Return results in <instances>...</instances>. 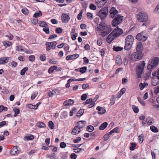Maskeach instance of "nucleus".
<instances>
[{
  "instance_id": "obj_1",
  "label": "nucleus",
  "mask_w": 159,
  "mask_h": 159,
  "mask_svg": "<svg viewBox=\"0 0 159 159\" xmlns=\"http://www.w3.org/2000/svg\"><path fill=\"white\" fill-rule=\"evenodd\" d=\"M98 31H102L100 34L102 36H105L109 33L112 30L110 25H107L103 22L102 21L98 27Z\"/></svg>"
},
{
  "instance_id": "obj_2",
  "label": "nucleus",
  "mask_w": 159,
  "mask_h": 159,
  "mask_svg": "<svg viewBox=\"0 0 159 159\" xmlns=\"http://www.w3.org/2000/svg\"><path fill=\"white\" fill-rule=\"evenodd\" d=\"M86 124V122L84 120H81L77 123L78 125L75 126L72 130L71 133L73 135H76L80 132V129L84 127Z\"/></svg>"
},
{
  "instance_id": "obj_3",
  "label": "nucleus",
  "mask_w": 159,
  "mask_h": 159,
  "mask_svg": "<svg viewBox=\"0 0 159 159\" xmlns=\"http://www.w3.org/2000/svg\"><path fill=\"white\" fill-rule=\"evenodd\" d=\"M138 20L142 22H145L148 21V14L144 11L139 12L137 15Z\"/></svg>"
},
{
  "instance_id": "obj_4",
  "label": "nucleus",
  "mask_w": 159,
  "mask_h": 159,
  "mask_svg": "<svg viewBox=\"0 0 159 159\" xmlns=\"http://www.w3.org/2000/svg\"><path fill=\"white\" fill-rule=\"evenodd\" d=\"M145 63L144 61H143L139 64L136 67V73L137 78H139L141 77L142 74L143 72V69L145 66Z\"/></svg>"
},
{
  "instance_id": "obj_5",
  "label": "nucleus",
  "mask_w": 159,
  "mask_h": 159,
  "mask_svg": "<svg viewBox=\"0 0 159 159\" xmlns=\"http://www.w3.org/2000/svg\"><path fill=\"white\" fill-rule=\"evenodd\" d=\"M159 62V58L157 57H154L151 61L149 62L147 66L148 70L152 71L153 69L156 67Z\"/></svg>"
},
{
  "instance_id": "obj_6",
  "label": "nucleus",
  "mask_w": 159,
  "mask_h": 159,
  "mask_svg": "<svg viewBox=\"0 0 159 159\" xmlns=\"http://www.w3.org/2000/svg\"><path fill=\"white\" fill-rule=\"evenodd\" d=\"M108 7H105L99 10L97 15L100 17L101 20H104L108 15Z\"/></svg>"
},
{
  "instance_id": "obj_7",
  "label": "nucleus",
  "mask_w": 159,
  "mask_h": 159,
  "mask_svg": "<svg viewBox=\"0 0 159 159\" xmlns=\"http://www.w3.org/2000/svg\"><path fill=\"white\" fill-rule=\"evenodd\" d=\"M143 53L142 52H137L133 53L131 55V59L134 61H139L143 57Z\"/></svg>"
},
{
  "instance_id": "obj_8",
  "label": "nucleus",
  "mask_w": 159,
  "mask_h": 159,
  "mask_svg": "<svg viewBox=\"0 0 159 159\" xmlns=\"http://www.w3.org/2000/svg\"><path fill=\"white\" fill-rule=\"evenodd\" d=\"M123 20V16L120 15H117L112 22V25L114 27H116L120 24Z\"/></svg>"
},
{
  "instance_id": "obj_9",
  "label": "nucleus",
  "mask_w": 159,
  "mask_h": 159,
  "mask_svg": "<svg viewBox=\"0 0 159 159\" xmlns=\"http://www.w3.org/2000/svg\"><path fill=\"white\" fill-rule=\"evenodd\" d=\"M136 39L139 41H145L147 39L148 36L143 31L137 34Z\"/></svg>"
},
{
  "instance_id": "obj_10",
  "label": "nucleus",
  "mask_w": 159,
  "mask_h": 159,
  "mask_svg": "<svg viewBox=\"0 0 159 159\" xmlns=\"http://www.w3.org/2000/svg\"><path fill=\"white\" fill-rule=\"evenodd\" d=\"M57 42L56 41L51 42H46L45 45L47 47V50L49 51L51 49H55L56 48V46L57 45Z\"/></svg>"
},
{
  "instance_id": "obj_11",
  "label": "nucleus",
  "mask_w": 159,
  "mask_h": 159,
  "mask_svg": "<svg viewBox=\"0 0 159 159\" xmlns=\"http://www.w3.org/2000/svg\"><path fill=\"white\" fill-rule=\"evenodd\" d=\"M114 31V32L113 34L114 37H118L120 36L123 33V30L119 28L118 26L115 29H114L112 31Z\"/></svg>"
},
{
  "instance_id": "obj_12",
  "label": "nucleus",
  "mask_w": 159,
  "mask_h": 159,
  "mask_svg": "<svg viewBox=\"0 0 159 159\" xmlns=\"http://www.w3.org/2000/svg\"><path fill=\"white\" fill-rule=\"evenodd\" d=\"M70 19L69 15L65 13H63L61 15L62 22L63 23H67Z\"/></svg>"
},
{
  "instance_id": "obj_13",
  "label": "nucleus",
  "mask_w": 159,
  "mask_h": 159,
  "mask_svg": "<svg viewBox=\"0 0 159 159\" xmlns=\"http://www.w3.org/2000/svg\"><path fill=\"white\" fill-rule=\"evenodd\" d=\"M109 13L110 14L111 17L113 18L115 17V16L118 14V11L115 8L112 7L110 10Z\"/></svg>"
},
{
  "instance_id": "obj_14",
  "label": "nucleus",
  "mask_w": 159,
  "mask_h": 159,
  "mask_svg": "<svg viewBox=\"0 0 159 159\" xmlns=\"http://www.w3.org/2000/svg\"><path fill=\"white\" fill-rule=\"evenodd\" d=\"M114 32V31H112L111 34L108 36L107 38L106 39L107 41L109 43H111L115 37L113 34Z\"/></svg>"
},
{
  "instance_id": "obj_15",
  "label": "nucleus",
  "mask_w": 159,
  "mask_h": 159,
  "mask_svg": "<svg viewBox=\"0 0 159 159\" xmlns=\"http://www.w3.org/2000/svg\"><path fill=\"white\" fill-rule=\"evenodd\" d=\"M96 109L98 111V114H103L106 112V110L104 107H103L100 106H98L96 108Z\"/></svg>"
},
{
  "instance_id": "obj_16",
  "label": "nucleus",
  "mask_w": 159,
  "mask_h": 159,
  "mask_svg": "<svg viewBox=\"0 0 159 159\" xmlns=\"http://www.w3.org/2000/svg\"><path fill=\"white\" fill-rule=\"evenodd\" d=\"M10 57H3L0 58V64H3L8 62Z\"/></svg>"
},
{
  "instance_id": "obj_17",
  "label": "nucleus",
  "mask_w": 159,
  "mask_h": 159,
  "mask_svg": "<svg viewBox=\"0 0 159 159\" xmlns=\"http://www.w3.org/2000/svg\"><path fill=\"white\" fill-rule=\"evenodd\" d=\"M74 103V101L72 99H69L64 102L63 104L65 106H68L73 105Z\"/></svg>"
},
{
  "instance_id": "obj_18",
  "label": "nucleus",
  "mask_w": 159,
  "mask_h": 159,
  "mask_svg": "<svg viewBox=\"0 0 159 159\" xmlns=\"http://www.w3.org/2000/svg\"><path fill=\"white\" fill-rule=\"evenodd\" d=\"M125 41L127 43H133L134 41V38L132 35H128L126 38Z\"/></svg>"
},
{
  "instance_id": "obj_19",
  "label": "nucleus",
  "mask_w": 159,
  "mask_h": 159,
  "mask_svg": "<svg viewBox=\"0 0 159 159\" xmlns=\"http://www.w3.org/2000/svg\"><path fill=\"white\" fill-rule=\"evenodd\" d=\"M143 48L142 43L139 42L138 43L136 47V51L137 52H142Z\"/></svg>"
},
{
  "instance_id": "obj_20",
  "label": "nucleus",
  "mask_w": 159,
  "mask_h": 159,
  "mask_svg": "<svg viewBox=\"0 0 159 159\" xmlns=\"http://www.w3.org/2000/svg\"><path fill=\"white\" fill-rule=\"evenodd\" d=\"M133 43H127L125 41V44L124 47V49L126 50H129L131 48Z\"/></svg>"
},
{
  "instance_id": "obj_21",
  "label": "nucleus",
  "mask_w": 159,
  "mask_h": 159,
  "mask_svg": "<svg viewBox=\"0 0 159 159\" xmlns=\"http://www.w3.org/2000/svg\"><path fill=\"white\" fill-rule=\"evenodd\" d=\"M116 63L117 65H121L122 64V61L120 56H117L116 58Z\"/></svg>"
},
{
  "instance_id": "obj_22",
  "label": "nucleus",
  "mask_w": 159,
  "mask_h": 159,
  "mask_svg": "<svg viewBox=\"0 0 159 159\" xmlns=\"http://www.w3.org/2000/svg\"><path fill=\"white\" fill-rule=\"evenodd\" d=\"M58 90L57 89H54L52 92L50 91L48 93V95L50 97H52L53 95H55L57 92Z\"/></svg>"
},
{
  "instance_id": "obj_23",
  "label": "nucleus",
  "mask_w": 159,
  "mask_h": 159,
  "mask_svg": "<svg viewBox=\"0 0 159 159\" xmlns=\"http://www.w3.org/2000/svg\"><path fill=\"white\" fill-rule=\"evenodd\" d=\"M108 123L107 122H105L102 124L99 127V129L100 130H104L107 126Z\"/></svg>"
},
{
  "instance_id": "obj_24",
  "label": "nucleus",
  "mask_w": 159,
  "mask_h": 159,
  "mask_svg": "<svg viewBox=\"0 0 159 159\" xmlns=\"http://www.w3.org/2000/svg\"><path fill=\"white\" fill-rule=\"evenodd\" d=\"M57 67L56 66H51L49 69L48 72L50 74L52 73L54 70L57 69Z\"/></svg>"
},
{
  "instance_id": "obj_25",
  "label": "nucleus",
  "mask_w": 159,
  "mask_h": 159,
  "mask_svg": "<svg viewBox=\"0 0 159 159\" xmlns=\"http://www.w3.org/2000/svg\"><path fill=\"white\" fill-rule=\"evenodd\" d=\"M123 49V48L119 46L116 47L115 46H114L113 48V51L116 52L120 51L122 50Z\"/></svg>"
},
{
  "instance_id": "obj_26",
  "label": "nucleus",
  "mask_w": 159,
  "mask_h": 159,
  "mask_svg": "<svg viewBox=\"0 0 159 159\" xmlns=\"http://www.w3.org/2000/svg\"><path fill=\"white\" fill-rule=\"evenodd\" d=\"M126 90V89L125 88L122 89L118 93V97L120 98L123 94L124 93Z\"/></svg>"
},
{
  "instance_id": "obj_27",
  "label": "nucleus",
  "mask_w": 159,
  "mask_h": 159,
  "mask_svg": "<svg viewBox=\"0 0 159 159\" xmlns=\"http://www.w3.org/2000/svg\"><path fill=\"white\" fill-rule=\"evenodd\" d=\"M111 135L110 132L105 134L103 136V139L105 141L107 140Z\"/></svg>"
},
{
  "instance_id": "obj_28",
  "label": "nucleus",
  "mask_w": 159,
  "mask_h": 159,
  "mask_svg": "<svg viewBox=\"0 0 159 159\" xmlns=\"http://www.w3.org/2000/svg\"><path fill=\"white\" fill-rule=\"evenodd\" d=\"M3 43L4 46L6 47H10L11 46L12 43L11 42L8 41H5L3 42Z\"/></svg>"
},
{
  "instance_id": "obj_29",
  "label": "nucleus",
  "mask_w": 159,
  "mask_h": 159,
  "mask_svg": "<svg viewBox=\"0 0 159 159\" xmlns=\"http://www.w3.org/2000/svg\"><path fill=\"white\" fill-rule=\"evenodd\" d=\"M148 85V84L147 83H144L143 84L141 83L139 84L140 89L141 90H143L145 87Z\"/></svg>"
},
{
  "instance_id": "obj_30",
  "label": "nucleus",
  "mask_w": 159,
  "mask_h": 159,
  "mask_svg": "<svg viewBox=\"0 0 159 159\" xmlns=\"http://www.w3.org/2000/svg\"><path fill=\"white\" fill-rule=\"evenodd\" d=\"M158 84L159 82L158 80L153 79L151 81V84L153 86H155Z\"/></svg>"
},
{
  "instance_id": "obj_31",
  "label": "nucleus",
  "mask_w": 159,
  "mask_h": 159,
  "mask_svg": "<svg viewBox=\"0 0 159 159\" xmlns=\"http://www.w3.org/2000/svg\"><path fill=\"white\" fill-rule=\"evenodd\" d=\"M110 134H111L114 133H119L120 132V129L118 127H116L113 129L110 132Z\"/></svg>"
},
{
  "instance_id": "obj_32",
  "label": "nucleus",
  "mask_w": 159,
  "mask_h": 159,
  "mask_svg": "<svg viewBox=\"0 0 159 159\" xmlns=\"http://www.w3.org/2000/svg\"><path fill=\"white\" fill-rule=\"evenodd\" d=\"M18 150L16 147H15L13 148L11 151V153L12 155H14L17 153Z\"/></svg>"
},
{
  "instance_id": "obj_33",
  "label": "nucleus",
  "mask_w": 159,
  "mask_h": 159,
  "mask_svg": "<svg viewBox=\"0 0 159 159\" xmlns=\"http://www.w3.org/2000/svg\"><path fill=\"white\" fill-rule=\"evenodd\" d=\"M151 130L153 132L157 133L158 132L157 128L154 126L152 125L150 127Z\"/></svg>"
},
{
  "instance_id": "obj_34",
  "label": "nucleus",
  "mask_w": 159,
  "mask_h": 159,
  "mask_svg": "<svg viewBox=\"0 0 159 159\" xmlns=\"http://www.w3.org/2000/svg\"><path fill=\"white\" fill-rule=\"evenodd\" d=\"M28 67H25L24 68L20 71V74L21 75H25V72L28 70Z\"/></svg>"
},
{
  "instance_id": "obj_35",
  "label": "nucleus",
  "mask_w": 159,
  "mask_h": 159,
  "mask_svg": "<svg viewBox=\"0 0 159 159\" xmlns=\"http://www.w3.org/2000/svg\"><path fill=\"white\" fill-rule=\"evenodd\" d=\"M84 109H80L76 114V116L77 117H79L83 115L84 113Z\"/></svg>"
},
{
  "instance_id": "obj_36",
  "label": "nucleus",
  "mask_w": 159,
  "mask_h": 159,
  "mask_svg": "<svg viewBox=\"0 0 159 159\" xmlns=\"http://www.w3.org/2000/svg\"><path fill=\"white\" fill-rule=\"evenodd\" d=\"M37 125L39 128H45L46 127L45 124L42 122L38 123Z\"/></svg>"
},
{
  "instance_id": "obj_37",
  "label": "nucleus",
  "mask_w": 159,
  "mask_h": 159,
  "mask_svg": "<svg viewBox=\"0 0 159 159\" xmlns=\"http://www.w3.org/2000/svg\"><path fill=\"white\" fill-rule=\"evenodd\" d=\"M42 14L41 11H39L38 12L35 13L33 15V17L35 18H37L38 17L42 16Z\"/></svg>"
},
{
  "instance_id": "obj_38",
  "label": "nucleus",
  "mask_w": 159,
  "mask_h": 159,
  "mask_svg": "<svg viewBox=\"0 0 159 159\" xmlns=\"http://www.w3.org/2000/svg\"><path fill=\"white\" fill-rule=\"evenodd\" d=\"M87 130L89 132H91L94 129V128L92 125H89L86 128Z\"/></svg>"
},
{
  "instance_id": "obj_39",
  "label": "nucleus",
  "mask_w": 159,
  "mask_h": 159,
  "mask_svg": "<svg viewBox=\"0 0 159 159\" xmlns=\"http://www.w3.org/2000/svg\"><path fill=\"white\" fill-rule=\"evenodd\" d=\"M96 3L99 8L102 7L105 4L103 3L101 1H99L98 2H97Z\"/></svg>"
},
{
  "instance_id": "obj_40",
  "label": "nucleus",
  "mask_w": 159,
  "mask_h": 159,
  "mask_svg": "<svg viewBox=\"0 0 159 159\" xmlns=\"http://www.w3.org/2000/svg\"><path fill=\"white\" fill-rule=\"evenodd\" d=\"M39 26L42 27H45L46 26H48L46 22L43 21H40L39 22Z\"/></svg>"
},
{
  "instance_id": "obj_41",
  "label": "nucleus",
  "mask_w": 159,
  "mask_h": 159,
  "mask_svg": "<svg viewBox=\"0 0 159 159\" xmlns=\"http://www.w3.org/2000/svg\"><path fill=\"white\" fill-rule=\"evenodd\" d=\"M13 111L15 112L14 115V116L16 117L17 115L20 113V110L18 109H17L15 107L13 110Z\"/></svg>"
},
{
  "instance_id": "obj_42",
  "label": "nucleus",
  "mask_w": 159,
  "mask_h": 159,
  "mask_svg": "<svg viewBox=\"0 0 159 159\" xmlns=\"http://www.w3.org/2000/svg\"><path fill=\"white\" fill-rule=\"evenodd\" d=\"M22 12L25 15H27L29 13L28 10L26 8L24 7L21 10Z\"/></svg>"
},
{
  "instance_id": "obj_43",
  "label": "nucleus",
  "mask_w": 159,
  "mask_h": 159,
  "mask_svg": "<svg viewBox=\"0 0 159 159\" xmlns=\"http://www.w3.org/2000/svg\"><path fill=\"white\" fill-rule=\"evenodd\" d=\"M87 67L86 66H84L80 68V69L79 71L80 72L83 74L85 73L87 70Z\"/></svg>"
},
{
  "instance_id": "obj_44",
  "label": "nucleus",
  "mask_w": 159,
  "mask_h": 159,
  "mask_svg": "<svg viewBox=\"0 0 159 159\" xmlns=\"http://www.w3.org/2000/svg\"><path fill=\"white\" fill-rule=\"evenodd\" d=\"M48 126L51 129H52L54 127V124L52 121H49L48 122Z\"/></svg>"
},
{
  "instance_id": "obj_45",
  "label": "nucleus",
  "mask_w": 159,
  "mask_h": 159,
  "mask_svg": "<svg viewBox=\"0 0 159 159\" xmlns=\"http://www.w3.org/2000/svg\"><path fill=\"white\" fill-rule=\"evenodd\" d=\"M144 139V136L142 134H141L138 137V140L139 142L142 143Z\"/></svg>"
},
{
  "instance_id": "obj_46",
  "label": "nucleus",
  "mask_w": 159,
  "mask_h": 159,
  "mask_svg": "<svg viewBox=\"0 0 159 159\" xmlns=\"http://www.w3.org/2000/svg\"><path fill=\"white\" fill-rule=\"evenodd\" d=\"M132 108L135 113H137L139 112V109L137 107L133 105L132 106Z\"/></svg>"
},
{
  "instance_id": "obj_47",
  "label": "nucleus",
  "mask_w": 159,
  "mask_h": 159,
  "mask_svg": "<svg viewBox=\"0 0 159 159\" xmlns=\"http://www.w3.org/2000/svg\"><path fill=\"white\" fill-rule=\"evenodd\" d=\"M74 152L76 153H79L84 151V149L79 148H78L77 149H74Z\"/></svg>"
},
{
  "instance_id": "obj_48",
  "label": "nucleus",
  "mask_w": 159,
  "mask_h": 159,
  "mask_svg": "<svg viewBox=\"0 0 159 159\" xmlns=\"http://www.w3.org/2000/svg\"><path fill=\"white\" fill-rule=\"evenodd\" d=\"M23 48V46H17L16 47V49L17 51H24V50Z\"/></svg>"
},
{
  "instance_id": "obj_49",
  "label": "nucleus",
  "mask_w": 159,
  "mask_h": 159,
  "mask_svg": "<svg viewBox=\"0 0 159 159\" xmlns=\"http://www.w3.org/2000/svg\"><path fill=\"white\" fill-rule=\"evenodd\" d=\"M92 101L93 99L92 98H89L87 99L85 102H84L83 103V104L84 105L88 104L92 102Z\"/></svg>"
},
{
  "instance_id": "obj_50",
  "label": "nucleus",
  "mask_w": 159,
  "mask_h": 159,
  "mask_svg": "<svg viewBox=\"0 0 159 159\" xmlns=\"http://www.w3.org/2000/svg\"><path fill=\"white\" fill-rule=\"evenodd\" d=\"M139 102L143 106H144L145 105V103L144 102V101L142 100L141 98L138 97L137 98Z\"/></svg>"
},
{
  "instance_id": "obj_51",
  "label": "nucleus",
  "mask_w": 159,
  "mask_h": 159,
  "mask_svg": "<svg viewBox=\"0 0 159 159\" xmlns=\"http://www.w3.org/2000/svg\"><path fill=\"white\" fill-rule=\"evenodd\" d=\"M131 146H130L129 148L130 150L133 151L134 149L136 147V144L134 143H131Z\"/></svg>"
},
{
  "instance_id": "obj_52",
  "label": "nucleus",
  "mask_w": 159,
  "mask_h": 159,
  "mask_svg": "<svg viewBox=\"0 0 159 159\" xmlns=\"http://www.w3.org/2000/svg\"><path fill=\"white\" fill-rule=\"evenodd\" d=\"M45 28H43V30L47 34H48L50 33L49 29L48 27H46Z\"/></svg>"
},
{
  "instance_id": "obj_53",
  "label": "nucleus",
  "mask_w": 159,
  "mask_h": 159,
  "mask_svg": "<svg viewBox=\"0 0 159 159\" xmlns=\"http://www.w3.org/2000/svg\"><path fill=\"white\" fill-rule=\"evenodd\" d=\"M56 32L58 34H61L63 31V29L60 27H58L56 29Z\"/></svg>"
},
{
  "instance_id": "obj_54",
  "label": "nucleus",
  "mask_w": 159,
  "mask_h": 159,
  "mask_svg": "<svg viewBox=\"0 0 159 159\" xmlns=\"http://www.w3.org/2000/svg\"><path fill=\"white\" fill-rule=\"evenodd\" d=\"M83 10H81L77 16V19L78 20H80L82 18V14L83 13Z\"/></svg>"
},
{
  "instance_id": "obj_55",
  "label": "nucleus",
  "mask_w": 159,
  "mask_h": 159,
  "mask_svg": "<svg viewBox=\"0 0 159 159\" xmlns=\"http://www.w3.org/2000/svg\"><path fill=\"white\" fill-rule=\"evenodd\" d=\"M87 96L86 94H84L81 96V99L82 101L85 100L87 98Z\"/></svg>"
},
{
  "instance_id": "obj_56",
  "label": "nucleus",
  "mask_w": 159,
  "mask_h": 159,
  "mask_svg": "<svg viewBox=\"0 0 159 159\" xmlns=\"http://www.w3.org/2000/svg\"><path fill=\"white\" fill-rule=\"evenodd\" d=\"M87 18L89 19L92 20L93 18V15L91 13L88 12L87 14Z\"/></svg>"
},
{
  "instance_id": "obj_57",
  "label": "nucleus",
  "mask_w": 159,
  "mask_h": 159,
  "mask_svg": "<svg viewBox=\"0 0 159 159\" xmlns=\"http://www.w3.org/2000/svg\"><path fill=\"white\" fill-rule=\"evenodd\" d=\"M79 55L78 54H74L70 55V57L71 59H74L78 57H79Z\"/></svg>"
},
{
  "instance_id": "obj_58",
  "label": "nucleus",
  "mask_w": 159,
  "mask_h": 159,
  "mask_svg": "<svg viewBox=\"0 0 159 159\" xmlns=\"http://www.w3.org/2000/svg\"><path fill=\"white\" fill-rule=\"evenodd\" d=\"M35 59V57L34 55H31L29 57V60L30 61L33 62Z\"/></svg>"
},
{
  "instance_id": "obj_59",
  "label": "nucleus",
  "mask_w": 159,
  "mask_h": 159,
  "mask_svg": "<svg viewBox=\"0 0 159 159\" xmlns=\"http://www.w3.org/2000/svg\"><path fill=\"white\" fill-rule=\"evenodd\" d=\"M90 8L92 10H95L96 9V7L93 4H91L89 6Z\"/></svg>"
},
{
  "instance_id": "obj_60",
  "label": "nucleus",
  "mask_w": 159,
  "mask_h": 159,
  "mask_svg": "<svg viewBox=\"0 0 159 159\" xmlns=\"http://www.w3.org/2000/svg\"><path fill=\"white\" fill-rule=\"evenodd\" d=\"M81 140V139L80 137H77V139H74L73 141L74 143H78Z\"/></svg>"
},
{
  "instance_id": "obj_61",
  "label": "nucleus",
  "mask_w": 159,
  "mask_h": 159,
  "mask_svg": "<svg viewBox=\"0 0 159 159\" xmlns=\"http://www.w3.org/2000/svg\"><path fill=\"white\" fill-rule=\"evenodd\" d=\"M38 20L37 19H34L32 20H31V22L34 25H36L38 23Z\"/></svg>"
},
{
  "instance_id": "obj_62",
  "label": "nucleus",
  "mask_w": 159,
  "mask_h": 159,
  "mask_svg": "<svg viewBox=\"0 0 159 159\" xmlns=\"http://www.w3.org/2000/svg\"><path fill=\"white\" fill-rule=\"evenodd\" d=\"M26 138L27 140H31L34 139V135H31L30 136L26 137Z\"/></svg>"
},
{
  "instance_id": "obj_63",
  "label": "nucleus",
  "mask_w": 159,
  "mask_h": 159,
  "mask_svg": "<svg viewBox=\"0 0 159 159\" xmlns=\"http://www.w3.org/2000/svg\"><path fill=\"white\" fill-rule=\"evenodd\" d=\"M154 13L156 12H159V4H158L156 6L155 8L154 9Z\"/></svg>"
},
{
  "instance_id": "obj_64",
  "label": "nucleus",
  "mask_w": 159,
  "mask_h": 159,
  "mask_svg": "<svg viewBox=\"0 0 159 159\" xmlns=\"http://www.w3.org/2000/svg\"><path fill=\"white\" fill-rule=\"evenodd\" d=\"M60 147L61 148H64L66 146V143L64 142H61L60 145Z\"/></svg>"
}]
</instances>
